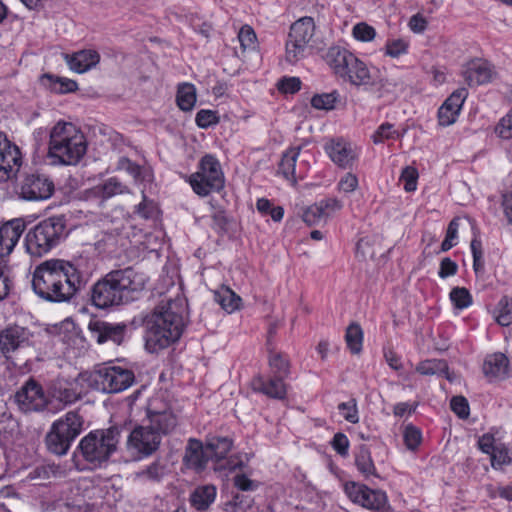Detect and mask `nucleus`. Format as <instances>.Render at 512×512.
Here are the masks:
<instances>
[{
    "label": "nucleus",
    "mask_w": 512,
    "mask_h": 512,
    "mask_svg": "<svg viewBox=\"0 0 512 512\" xmlns=\"http://www.w3.org/2000/svg\"><path fill=\"white\" fill-rule=\"evenodd\" d=\"M187 321V303L183 297L162 301L145 320V349L157 353L176 343Z\"/></svg>",
    "instance_id": "obj_1"
},
{
    "label": "nucleus",
    "mask_w": 512,
    "mask_h": 512,
    "mask_svg": "<svg viewBox=\"0 0 512 512\" xmlns=\"http://www.w3.org/2000/svg\"><path fill=\"white\" fill-rule=\"evenodd\" d=\"M84 274L71 262L50 259L36 267L32 286L37 295L52 302L70 300L85 284Z\"/></svg>",
    "instance_id": "obj_2"
},
{
    "label": "nucleus",
    "mask_w": 512,
    "mask_h": 512,
    "mask_svg": "<svg viewBox=\"0 0 512 512\" xmlns=\"http://www.w3.org/2000/svg\"><path fill=\"white\" fill-rule=\"evenodd\" d=\"M148 277L132 268L108 273L96 282L91 291L92 304L100 309L137 300L143 293Z\"/></svg>",
    "instance_id": "obj_3"
},
{
    "label": "nucleus",
    "mask_w": 512,
    "mask_h": 512,
    "mask_svg": "<svg viewBox=\"0 0 512 512\" xmlns=\"http://www.w3.org/2000/svg\"><path fill=\"white\" fill-rule=\"evenodd\" d=\"M325 61L337 77L351 86L368 90L376 85V77L369 66L346 47H329Z\"/></svg>",
    "instance_id": "obj_4"
},
{
    "label": "nucleus",
    "mask_w": 512,
    "mask_h": 512,
    "mask_svg": "<svg viewBox=\"0 0 512 512\" xmlns=\"http://www.w3.org/2000/svg\"><path fill=\"white\" fill-rule=\"evenodd\" d=\"M119 438L117 427L90 432L81 439L74 453L75 467L78 470L101 467L116 451Z\"/></svg>",
    "instance_id": "obj_5"
},
{
    "label": "nucleus",
    "mask_w": 512,
    "mask_h": 512,
    "mask_svg": "<svg viewBox=\"0 0 512 512\" xmlns=\"http://www.w3.org/2000/svg\"><path fill=\"white\" fill-rule=\"evenodd\" d=\"M87 141L70 122H57L49 135L48 157L55 164L76 165L86 154Z\"/></svg>",
    "instance_id": "obj_6"
},
{
    "label": "nucleus",
    "mask_w": 512,
    "mask_h": 512,
    "mask_svg": "<svg viewBox=\"0 0 512 512\" xmlns=\"http://www.w3.org/2000/svg\"><path fill=\"white\" fill-rule=\"evenodd\" d=\"M81 431V417L75 412L66 413L53 422L46 436L48 450L56 455H65Z\"/></svg>",
    "instance_id": "obj_7"
},
{
    "label": "nucleus",
    "mask_w": 512,
    "mask_h": 512,
    "mask_svg": "<svg viewBox=\"0 0 512 512\" xmlns=\"http://www.w3.org/2000/svg\"><path fill=\"white\" fill-rule=\"evenodd\" d=\"M192 190L205 197L224 186V174L219 161L210 154L203 156L195 173L187 177Z\"/></svg>",
    "instance_id": "obj_8"
},
{
    "label": "nucleus",
    "mask_w": 512,
    "mask_h": 512,
    "mask_svg": "<svg viewBox=\"0 0 512 512\" xmlns=\"http://www.w3.org/2000/svg\"><path fill=\"white\" fill-rule=\"evenodd\" d=\"M92 390L103 393H118L129 388L134 381V374L121 366H102L88 371Z\"/></svg>",
    "instance_id": "obj_9"
},
{
    "label": "nucleus",
    "mask_w": 512,
    "mask_h": 512,
    "mask_svg": "<svg viewBox=\"0 0 512 512\" xmlns=\"http://www.w3.org/2000/svg\"><path fill=\"white\" fill-rule=\"evenodd\" d=\"M314 33L315 23L311 17H302L291 25L285 43L287 62L295 64L306 56Z\"/></svg>",
    "instance_id": "obj_10"
},
{
    "label": "nucleus",
    "mask_w": 512,
    "mask_h": 512,
    "mask_svg": "<svg viewBox=\"0 0 512 512\" xmlns=\"http://www.w3.org/2000/svg\"><path fill=\"white\" fill-rule=\"evenodd\" d=\"M68 234L65 226H32L24 239L26 251L40 257L61 243Z\"/></svg>",
    "instance_id": "obj_11"
},
{
    "label": "nucleus",
    "mask_w": 512,
    "mask_h": 512,
    "mask_svg": "<svg viewBox=\"0 0 512 512\" xmlns=\"http://www.w3.org/2000/svg\"><path fill=\"white\" fill-rule=\"evenodd\" d=\"M91 388L88 371L80 373L75 379H58L50 387L49 398L64 405L79 400Z\"/></svg>",
    "instance_id": "obj_12"
},
{
    "label": "nucleus",
    "mask_w": 512,
    "mask_h": 512,
    "mask_svg": "<svg viewBox=\"0 0 512 512\" xmlns=\"http://www.w3.org/2000/svg\"><path fill=\"white\" fill-rule=\"evenodd\" d=\"M160 433L145 424L136 426L128 436L126 448L135 460L151 455L160 444Z\"/></svg>",
    "instance_id": "obj_13"
},
{
    "label": "nucleus",
    "mask_w": 512,
    "mask_h": 512,
    "mask_svg": "<svg viewBox=\"0 0 512 512\" xmlns=\"http://www.w3.org/2000/svg\"><path fill=\"white\" fill-rule=\"evenodd\" d=\"M324 151L329 159L339 168L350 169L358 161L360 148L342 138H331L324 144Z\"/></svg>",
    "instance_id": "obj_14"
},
{
    "label": "nucleus",
    "mask_w": 512,
    "mask_h": 512,
    "mask_svg": "<svg viewBox=\"0 0 512 512\" xmlns=\"http://www.w3.org/2000/svg\"><path fill=\"white\" fill-rule=\"evenodd\" d=\"M23 156L20 148L0 132V181L5 182L20 170Z\"/></svg>",
    "instance_id": "obj_15"
},
{
    "label": "nucleus",
    "mask_w": 512,
    "mask_h": 512,
    "mask_svg": "<svg viewBox=\"0 0 512 512\" xmlns=\"http://www.w3.org/2000/svg\"><path fill=\"white\" fill-rule=\"evenodd\" d=\"M309 169V160L301 154V147L295 146L287 149L281 158L279 172L293 185L298 179L305 177Z\"/></svg>",
    "instance_id": "obj_16"
},
{
    "label": "nucleus",
    "mask_w": 512,
    "mask_h": 512,
    "mask_svg": "<svg viewBox=\"0 0 512 512\" xmlns=\"http://www.w3.org/2000/svg\"><path fill=\"white\" fill-rule=\"evenodd\" d=\"M345 492L354 503L367 509L381 510L387 503V497L384 492L373 490L365 485L354 482L345 485Z\"/></svg>",
    "instance_id": "obj_17"
},
{
    "label": "nucleus",
    "mask_w": 512,
    "mask_h": 512,
    "mask_svg": "<svg viewBox=\"0 0 512 512\" xmlns=\"http://www.w3.org/2000/svg\"><path fill=\"white\" fill-rule=\"evenodd\" d=\"M16 403L24 412L38 411L46 406L49 395L33 380L28 381L15 396Z\"/></svg>",
    "instance_id": "obj_18"
},
{
    "label": "nucleus",
    "mask_w": 512,
    "mask_h": 512,
    "mask_svg": "<svg viewBox=\"0 0 512 512\" xmlns=\"http://www.w3.org/2000/svg\"><path fill=\"white\" fill-rule=\"evenodd\" d=\"M343 204L336 198H326L307 206L302 211V220L306 224L327 222L341 211Z\"/></svg>",
    "instance_id": "obj_19"
},
{
    "label": "nucleus",
    "mask_w": 512,
    "mask_h": 512,
    "mask_svg": "<svg viewBox=\"0 0 512 512\" xmlns=\"http://www.w3.org/2000/svg\"><path fill=\"white\" fill-rule=\"evenodd\" d=\"M54 190L53 182L44 175H28L20 189L22 198L30 201L48 199Z\"/></svg>",
    "instance_id": "obj_20"
},
{
    "label": "nucleus",
    "mask_w": 512,
    "mask_h": 512,
    "mask_svg": "<svg viewBox=\"0 0 512 512\" xmlns=\"http://www.w3.org/2000/svg\"><path fill=\"white\" fill-rule=\"evenodd\" d=\"M462 75L469 86L483 85L496 77L493 65L483 59H473L467 62Z\"/></svg>",
    "instance_id": "obj_21"
},
{
    "label": "nucleus",
    "mask_w": 512,
    "mask_h": 512,
    "mask_svg": "<svg viewBox=\"0 0 512 512\" xmlns=\"http://www.w3.org/2000/svg\"><path fill=\"white\" fill-rule=\"evenodd\" d=\"M466 97L467 91L462 88L454 91L444 101L438 110V121L440 125L450 126L456 122Z\"/></svg>",
    "instance_id": "obj_22"
},
{
    "label": "nucleus",
    "mask_w": 512,
    "mask_h": 512,
    "mask_svg": "<svg viewBox=\"0 0 512 512\" xmlns=\"http://www.w3.org/2000/svg\"><path fill=\"white\" fill-rule=\"evenodd\" d=\"M29 344L30 333L26 328L12 326L0 332V350L5 355Z\"/></svg>",
    "instance_id": "obj_23"
},
{
    "label": "nucleus",
    "mask_w": 512,
    "mask_h": 512,
    "mask_svg": "<svg viewBox=\"0 0 512 512\" xmlns=\"http://www.w3.org/2000/svg\"><path fill=\"white\" fill-rule=\"evenodd\" d=\"M63 58L69 69L78 74L93 69L100 62V54L94 49H83L71 54L65 53Z\"/></svg>",
    "instance_id": "obj_24"
},
{
    "label": "nucleus",
    "mask_w": 512,
    "mask_h": 512,
    "mask_svg": "<svg viewBox=\"0 0 512 512\" xmlns=\"http://www.w3.org/2000/svg\"><path fill=\"white\" fill-rule=\"evenodd\" d=\"M210 460V453L202 443L195 439H190L186 447L184 461L188 467L196 470L203 469Z\"/></svg>",
    "instance_id": "obj_25"
},
{
    "label": "nucleus",
    "mask_w": 512,
    "mask_h": 512,
    "mask_svg": "<svg viewBox=\"0 0 512 512\" xmlns=\"http://www.w3.org/2000/svg\"><path fill=\"white\" fill-rule=\"evenodd\" d=\"M482 370L489 381L503 379L508 374V359L502 353L488 355L483 362Z\"/></svg>",
    "instance_id": "obj_26"
},
{
    "label": "nucleus",
    "mask_w": 512,
    "mask_h": 512,
    "mask_svg": "<svg viewBox=\"0 0 512 512\" xmlns=\"http://www.w3.org/2000/svg\"><path fill=\"white\" fill-rule=\"evenodd\" d=\"M126 326L123 324H111L99 322L94 324V334L98 343L102 344L108 341L120 345L125 338Z\"/></svg>",
    "instance_id": "obj_27"
},
{
    "label": "nucleus",
    "mask_w": 512,
    "mask_h": 512,
    "mask_svg": "<svg viewBox=\"0 0 512 512\" xmlns=\"http://www.w3.org/2000/svg\"><path fill=\"white\" fill-rule=\"evenodd\" d=\"M252 388L277 399H282L286 395V386L281 376H276L269 381H265L262 377H256L252 381Z\"/></svg>",
    "instance_id": "obj_28"
},
{
    "label": "nucleus",
    "mask_w": 512,
    "mask_h": 512,
    "mask_svg": "<svg viewBox=\"0 0 512 512\" xmlns=\"http://www.w3.org/2000/svg\"><path fill=\"white\" fill-rule=\"evenodd\" d=\"M41 84L50 91L58 94L71 93L78 89L76 81L53 74H43L40 78Z\"/></svg>",
    "instance_id": "obj_29"
},
{
    "label": "nucleus",
    "mask_w": 512,
    "mask_h": 512,
    "mask_svg": "<svg viewBox=\"0 0 512 512\" xmlns=\"http://www.w3.org/2000/svg\"><path fill=\"white\" fill-rule=\"evenodd\" d=\"M21 226H0V258L10 255L18 243L23 230Z\"/></svg>",
    "instance_id": "obj_30"
},
{
    "label": "nucleus",
    "mask_w": 512,
    "mask_h": 512,
    "mask_svg": "<svg viewBox=\"0 0 512 512\" xmlns=\"http://www.w3.org/2000/svg\"><path fill=\"white\" fill-rule=\"evenodd\" d=\"M146 426L152 427L156 432L162 434L168 433L176 425V419L174 415L169 411L163 412H149L148 424Z\"/></svg>",
    "instance_id": "obj_31"
},
{
    "label": "nucleus",
    "mask_w": 512,
    "mask_h": 512,
    "mask_svg": "<svg viewBox=\"0 0 512 512\" xmlns=\"http://www.w3.org/2000/svg\"><path fill=\"white\" fill-rule=\"evenodd\" d=\"M215 300L228 313L235 312L242 304L241 297L227 286H222L215 292Z\"/></svg>",
    "instance_id": "obj_32"
},
{
    "label": "nucleus",
    "mask_w": 512,
    "mask_h": 512,
    "mask_svg": "<svg viewBox=\"0 0 512 512\" xmlns=\"http://www.w3.org/2000/svg\"><path fill=\"white\" fill-rule=\"evenodd\" d=\"M197 100L196 88L191 83H181L178 85L176 102L182 111H191Z\"/></svg>",
    "instance_id": "obj_33"
},
{
    "label": "nucleus",
    "mask_w": 512,
    "mask_h": 512,
    "mask_svg": "<svg viewBox=\"0 0 512 512\" xmlns=\"http://www.w3.org/2000/svg\"><path fill=\"white\" fill-rule=\"evenodd\" d=\"M215 497L216 488L211 485H205L195 489L190 500L197 510H205L214 502Z\"/></svg>",
    "instance_id": "obj_34"
},
{
    "label": "nucleus",
    "mask_w": 512,
    "mask_h": 512,
    "mask_svg": "<svg viewBox=\"0 0 512 512\" xmlns=\"http://www.w3.org/2000/svg\"><path fill=\"white\" fill-rule=\"evenodd\" d=\"M416 371L421 375H440L444 376L449 381H453L447 363L443 360L433 359L422 361L417 365Z\"/></svg>",
    "instance_id": "obj_35"
},
{
    "label": "nucleus",
    "mask_w": 512,
    "mask_h": 512,
    "mask_svg": "<svg viewBox=\"0 0 512 512\" xmlns=\"http://www.w3.org/2000/svg\"><path fill=\"white\" fill-rule=\"evenodd\" d=\"M207 448L210 453V460L219 461L223 459L230 451L232 442L226 437H213L207 442Z\"/></svg>",
    "instance_id": "obj_36"
},
{
    "label": "nucleus",
    "mask_w": 512,
    "mask_h": 512,
    "mask_svg": "<svg viewBox=\"0 0 512 512\" xmlns=\"http://www.w3.org/2000/svg\"><path fill=\"white\" fill-rule=\"evenodd\" d=\"M48 333L63 343H70L77 336L75 325L70 320L51 326Z\"/></svg>",
    "instance_id": "obj_37"
},
{
    "label": "nucleus",
    "mask_w": 512,
    "mask_h": 512,
    "mask_svg": "<svg viewBox=\"0 0 512 512\" xmlns=\"http://www.w3.org/2000/svg\"><path fill=\"white\" fill-rule=\"evenodd\" d=\"M125 189V186L116 177H111L94 187L93 191L99 197L110 198L124 193Z\"/></svg>",
    "instance_id": "obj_38"
},
{
    "label": "nucleus",
    "mask_w": 512,
    "mask_h": 512,
    "mask_svg": "<svg viewBox=\"0 0 512 512\" xmlns=\"http://www.w3.org/2000/svg\"><path fill=\"white\" fill-rule=\"evenodd\" d=\"M355 464L357 469L365 476H375L376 468L369 449L361 446L356 454Z\"/></svg>",
    "instance_id": "obj_39"
},
{
    "label": "nucleus",
    "mask_w": 512,
    "mask_h": 512,
    "mask_svg": "<svg viewBox=\"0 0 512 512\" xmlns=\"http://www.w3.org/2000/svg\"><path fill=\"white\" fill-rule=\"evenodd\" d=\"M402 137L403 133L396 129L393 124L383 123L375 130L371 136V139L374 144L378 145L386 141L398 140Z\"/></svg>",
    "instance_id": "obj_40"
},
{
    "label": "nucleus",
    "mask_w": 512,
    "mask_h": 512,
    "mask_svg": "<svg viewBox=\"0 0 512 512\" xmlns=\"http://www.w3.org/2000/svg\"><path fill=\"white\" fill-rule=\"evenodd\" d=\"M493 315L499 325H510L512 323V300L508 297L501 298L494 309Z\"/></svg>",
    "instance_id": "obj_41"
},
{
    "label": "nucleus",
    "mask_w": 512,
    "mask_h": 512,
    "mask_svg": "<svg viewBox=\"0 0 512 512\" xmlns=\"http://www.w3.org/2000/svg\"><path fill=\"white\" fill-rule=\"evenodd\" d=\"M352 38L361 43H371L377 36L376 29L367 22H358L354 24L351 30Z\"/></svg>",
    "instance_id": "obj_42"
},
{
    "label": "nucleus",
    "mask_w": 512,
    "mask_h": 512,
    "mask_svg": "<svg viewBox=\"0 0 512 512\" xmlns=\"http://www.w3.org/2000/svg\"><path fill=\"white\" fill-rule=\"evenodd\" d=\"M346 343L353 354H359L363 345V331L357 324H351L346 331Z\"/></svg>",
    "instance_id": "obj_43"
},
{
    "label": "nucleus",
    "mask_w": 512,
    "mask_h": 512,
    "mask_svg": "<svg viewBox=\"0 0 512 512\" xmlns=\"http://www.w3.org/2000/svg\"><path fill=\"white\" fill-rule=\"evenodd\" d=\"M339 93L332 91L329 93L316 94L311 98V105L318 110H332L339 101Z\"/></svg>",
    "instance_id": "obj_44"
},
{
    "label": "nucleus",
    "mask_w": 512,
    "mask_h": 512,
    "mask_svg": "<svg viewBox=\"0 0 512 512\" xmlns=\"http://www.w3.org/2000/svg\"><path fill=\"white\" fill-rule=\"evenodd\" d=\"M410 42L404 38L388 39L384 53L386 56L391 58H399L400 56L408 54Z\"/></svg>",
    "instance_id": "obj_45"
},
{
    "label": "nucleus",
    "mask_w": 512,
    "mask_h": 512,
    "mask_svg": "<svg viewBox=\"0 0 512 512\" xmlns=\"http://www.w3.org/2000/svg\"><path fill=\"white\" fill-rule=\"evenodd\" d=\"M256 208L263 216L269 215L271 220L279 222L284 216V209L282 206L274 205L270 200L266 198H260L257 200Z\"/></svg>",
    "instance_id": "obj_46"
},
{
    "label": "nucleus",
    "mask_w": 512,
    "mask_h": 512,
    "mask_svg": "<svg viewBox=\"0 0 512 512\" xmlns=\"http://www.w3.org/2000/svg\"><path fill=\"white\" fill-rule=\"evenodd\" d=\"M450 300L454 307L459 310L466 309L473 303L470 292L463 287L453 288L450 292Z\"/></svg>",
    "instance_id": "obj_47"
},
{
    "label": "nucleus",
    "mask_w": 512,
    "mask_h": 512,
    "mask_svg": "<svg viewBox=\"0 0 512 512\" xmlns=\"http://www.w3.org/2000/svg\"><path fill=\"white\" fill-rule=\"evenodd\" d=\"M489 456L491 466L496 470L502 469L512 461L511 453L504 443L499 447H496V450H494Z\"/></svg>",
    "instance_id": "obj_48"
},
{
    "label": "nucleus",
    "mask_w": 512,
    "mask_h": 512,
    "mask_svg": "<svg viewBox=\"0 0 512 512\" xmlns=\"http://www.w3.org/2000/svg\"><path fill=\"white\" fill-rule=\"evenodd\" d=\"M501 444H503V442L501 441L500 437H498V433L493 431H489L483 434L478 439L479 449L488 455L496 450V447H499Z\"/></svg>",
    "instance_id": "obj_49"
},
{
    "label": "nucleus",
    "mask_w": 512,
    "mask_h": 512,
    "mask_svg": "<svg viewBox=\"0 0 512 512\" xmlns=\"http://www.w3.org/2000/svg\"><path fill=\"white\" fill-rule=\"evenodd\" d=\"M341 416L349 423L356 424L359 422V412L355 399L342 402L338 405Z\"/></svg>",
    "instance_id": "obj_50"
},
{
    "label": "nucleus",
    "mask_w": 512,
    "mask_h": 512,
    "mask_svg": "<svg viewBox=\"0 0 512 512\" xmlns=\"http://www.w3.org/2000/svg\"><path fill=\"white\" fill-rule=\"evenodd\" d=\"M238 40L244 51L256 48L257 37L254 30L249 25L241 27L238 33Z\"/></svg>",
    "instance_id": "obj_51"
},
{
    "label": "nucleus",
    "mask_w": 512,
    "mask_h": 512,
    "mask_svg": "<svg viewBox=\"0 0 512 512\" xmlns=\"http://www.w3.org/2000/svg\"><path fill=\"white\" fill-rule=\"evenodd\" d=\"M418 171L416 168L408 166L403 169L400 182L406 192H414L417 189Z\"/></svg>",
    "instance_id": "obj_52"
},
{
    "label": "nucleus",
    "mask_w": 512,
    "mask_h": 512,
    "mask_svg": "<svg viewBox=\"0 0 512 512\" xmlns=\"http://www.w3.org/2000/svg\"><path fill=\"white\" fill-rule=\"evenodd\" d=\"M195 122L199 128L206 129L216 125L219 122V117L216 111L201 109L196 114Z\"/></svg>",
    "instance_id": "obj_53"
},
{
    "label": "nucleus",
    "mask_w": 512,
    "mask_h": 512,
    "mask_svg": "<svg viewBox=\"0 0 512 512\" xmlns=\"http://www.w3.org/2000/svg\"><path fill=\"white\" fill-rule=\"evenodd\" d=\"M12 281L9 276L7 261L0 258V300L4 299L10 292Z\"/></svg>",
    "instance_id": "obj_54"
},
{
    "label": "nucleus",
    "mask_w": 512,
    "mask_h": 512,
    "mask_svg": "<svg viewBox=\"0 0 512 512\" xmlns=\"http://www.w3.org/2000/svg\"><path fill=\"white\" fill-rule=\"evenodd\" d=\"M404 443L409 450H415L421 443V431L413 425H407L403 433Z\"/></svg>",
    "instance_id": "obj_55"
},
{
    "label": "nucleus",
    "mask_w": 512,
    "mask_h": 512,
    "mask_svg": "<svg viewBox=\"0 0 512 512\" xmlns=\"http://www.w3.org/2000/svg\"><path fill=\"white\" fill-rule=\"evenodd\" d=\"M269 365L276 376L284 377L288 373V362L279 353H271L269 356Z\"/></svg>",
    "instance_id": "obj_56"
},
{
    "label": "nucleus",
    "mask_w": 512,
    "mask_h": 512,
    "mask_svg": "<svg viewBox=\"0 0 512 512\" xmlns=\"http://www.w3.org/2000/svg\"><path fill=\"white\" fill-rule=\"evenodd\" d=\"M452 411L462 419H465L470 414L468 401L463 396H455L450 401Z\"/></svg>",
    "instance_id": "obj_57"
},
{
    "label": "nucleus",
    "mask_w": 512,
    "mask_h": 512,
    "mask_svg": "<svg viewBox=\"0 0 512 512\" xmlns=\"http://www.w3.org/2000/svg\"><path fill=\"white\" fill-rule=\"evenodd\" d=\"M277 88L282 93L293 94L300 90L301 81L297 77H284L278 81Z\"/></svg>",
    "instance_id": "obj_58"
},
{
    "label": "nucleus",
    "mask_w": 512,
    "mask_h": 512,
    "mask_svg": "<svg viewBox=\"0 0 512 512\" xmlns=\"http://www.w3.org/2000/svg\"><path fill=\"white\" fill-rule=\"evenodd\" d=\"M496 133L503 139L512 138V111L500 120Z\"/></svg>",
    "instance_id": "obj_59"
},
{
    "label": "nucleus",
    "mask_w": 512,
    "mask_h": 512,
    "mask_svg": "<svg viewBox=\"0 0 512 512\" xmlns=\"http://www.w3.org/2000/svg\"><path fill=\"white\" fill-rule=\"evenodd\" d=\"M358 178L353 173H346L338 182V189L344 193H350L357 189Z\"/></svg>",
    "instance_id": "obj_60"
},
{
    "label": "nucleus",
    "mask_w": 512,
    "mask_h": 512,
    "mask_svg": "<svg viewBox=\"0 0 512 512\" xmlns=\"http://www.w3.org/2000/svg\"><path fill=\"white\" fill-rule=\"evenodd\" d=\"M458 265L450 258H444L441 260L438 276L442 279L453 276L457 273Z\"/></svg>",
    "instance_id": "obj_61"
},
{
    "label": "nucleus",
    "mask_w": 512,
    "mask_h": 512,
    "mask_svg": "<svg viewBox=\"0 0 512 512\" xmlns=\"http://www.w3.org/2000/svg\"><path fill=\"white\" fill-rule=\"evenodd\" d=\"M333 449L340 455H347L349 449V439L343 433H336L332 439Z\"/></svg>",
    "instance_id": "obj_62"
},
{
    "label": "nucleus",
    "mask_w": 512,
    "mask_h": 512,
    "mask_svg": "<svg viewBox=\"0 0 512 512\" xmlns=\"http://www.w3.org/2000/svg\"><path fill=\"white\" fill-rule=\"evenodd\" d=\"M137 213L144 220H153L154 215L157 214V209L153 202H147L144 197L143 201L138 205Z\"/></svg>",
    "instance_id": "obj_63"
},
{
    "label": "nucleus",
    "mask_w": 512,
    "mask_h": 512,
    "mask_svg": "<svg viewBox=\"0 0 512 512\" xmlns=\"http://www.w3.org/2000/svg\"><path fill=\"white\" fill-rule=\"evenodd\" d=\"M357 252L361 253L364 257H368L371 259L377 258L378 255H382L383 253H378L374 248L371 247V241L369 239H361L357 243Z\"/></svg>",
    "instance_id": "obj_64"
}]
</instances>
